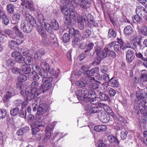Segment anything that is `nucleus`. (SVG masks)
<instances>
[{
	"label": "nucleus",
	"mask_w": 147,
	"mask_h": 147,
	"mask_svg": "<svg viewBox=\"0 0 147 147\" xmlns=\"http://www.w3.org/2000/svg\"><path fill=\"white\" fill-rule=\"evenodd\" d=\"M137 100L135 101L134 104L135 109L140 110V113L147 116V104L146 101L147 98V94L145 92H141L138 91L136 93Z\"/></svg>",
	"instance_id": "f257e3e1"
},
{
	"label": "nucleus",
	"mask_w": 147,
	"mask_h": 147,
	"mask_svg": "<svg viewBox=\"0 0 147 147\" xmlns=\"http://www.w3.org/2000/svg\"><path fill=\"white\" fill-rule=\"evenodd\" d=\"M24 16L25 19L21 22L20 28L24 32L28 33L31 31L33 27H36V22L34 18L28 13L26 14Z\"/></svg>",
	"instance_id": "f03ea898"
},
{
	"label": "nucleus",
	"mask_w": 147,
	"mask_h": 147,
	"mask_svg": "<svg viewBox=\"0 0 147 147\" xmlns=\"http://www.w3.org/2000/svg\"><path fill=\"white\" fill-rule=\"evenodd\" d=\"M40 65L42 69V70L47 71L51 76L55 75L56 77H58L59 73V71L58 70H55L51 67L49 64L45 61H41Z\"/></svg>",
	"instance_id": "7ed1b4c3"
},
{
	"label": "nucleus",
	"mask_w": 147,
	"mask_h": 147,
	"mask_svg": "<svg viewBox=\"0 0 147 147\" xmlns=\"http://www.w3.org/2000/svg\"><path fill=\"white\" fill-rule=\"evenodd\" d=\"M45 123L44 122H40L36 121L33 122L31 125V130L33 135L36 134L40 130H43L45 126Z\"/></svg>",
	"instance_id": "20e7f679"
},
{
	"label": "nucleus",
	"mask_w": 147,
	"mask_h": 147,
	"mask_svg": "<svg viewBox=\"0 0 147 147\" xmlns=\"http://www.w3.org/2000/svg\"><path fill=\"white\" fill-rule=\"evenodd\" d=\"M43 83L38 89H36L38 94L40 95L42 92L44 93L50 89L52 86L51 82L53 81L46 80L43 81Z\"/></svg>",
	"instance_id": "39448f33"
},
{
	"label": "nucleus",
	"mask_w": 147,
	"mask_h": 147,
	"mask_svg": "<svg viewBox=\"0 0 147 147\" xmlns=\"http://www.w3.org/2000/svg\"><path fill=\"white\" fill-rule=\"evenodd\" d=\"M89 94L88 89L86 88L78 90L76 92V95L79 100H85V98L88 96Z\"/></svg>",
	"instance_id": "423d86ee"
},
{
	"label": "nucleus",
	"mask_w": 147,
	"mask_h": 147,
	"mask_svg": "<svg viewBox=\"0 0 147 147\" xmlns=\"http://www.w3.org/2000/svg\"><path fill=\"white\" fill-rule=\"evenodd\" d=\"M90 96L88 99L90 101V103L92 104H97L99 108L101 107V103L100 100L101 99L98 97L96 96L95 94V91L92 90L90 94Z\"/></svg>",
	"instance_id": "0eeeda50"
},
{
	"label": "nucleus",
	"mask_w": 147,
	"mask_h": 147,
	"mask_svg": "<svg viewBox=\"0 0 147 147\" xmlns=\"http://www.w3.org/2000/svg\"><path fill=\"white\" fill-rule=\"evenodd\" d=\"M13 40H9L8 42V46L9 48L13 50H16L19 45L23 43L22 40L15 38H12Z\"/></svg>",
	"instance_id": "6e6552de"
},
{
	"label": "nucleus",
	"mask_w": 147,
	"mask_h": 147,
	"mask_svg": "<svg viewBox=\"0 0 147 147\" xmlns=\"http://www.w3.org/2000/svg\"><path fill=\"white\" fill-rule=\"evenodd\" d=\"M36 89H32L30 91H27L24 98L26 100H30L39 95Z\"/></svg>",
	"instance_id": "1a4fd4ad"
},
{
	"label": "nucleus",
	"mask_w": 147,
	"mask_h": 147,
	"mask_svg": "<svg viewBox=\"0 0 147 147\" xmlns=\"http://www.w3.org/2000/svg\"><path fill=\"white\" fill-rule=\"evenodd\" d=\"M141 71L139 84L141 87H144L147 85V71L146 69H143Z\"/></svg>",
	"instance_id": "9d476101"
},
{
	"label": "nucleus",
	"mask_w": 147,
	"mask_h": 147,
	"mask_svg": "<svg viewBox=\"0 0 147 147\" xmlns=\"http://www.w3.org/2000/svg\"><path fill=\"white\" fill-rule=\"evenodd\" d=\"M94 44L92 42H89L88 44L84 42L81 43L79 46V48L82 50H85L84 51H88L90 52L93 48Z\"/></svg>",
	"instance_id": "9b49d317"
},
{
	"label": "nucleus",
	"mask_w": 147,
	"mask_h": 147,
	"mask_svg": "<svg viewBox=\"0 0 147 147\" xmlns=\"http://www.w3.org/2000/svg\"><path fill=\"white\" fill-rule=\"evenodd\" d=\"M48 109V105L45 103L43 102L39 106L37 113L39 115H43L47 112Z\"/></svg>",
	"instance_id": "f8f14e48"
},
{
	"label": "nucleus",
	"mask_w": 147,
	"mask_h": 147,
	"mask_svg": "<svg viewBox=\"0 0 147 147\" xmlns=\"http://www.w3.org/2000/svg\"><path fill=\"white\" fill-rule=\"evenodd\" d=\"M132 20L133 22L137 24V28L138 30H139L140 26H142L144 24V22L142 18L140 17L139 15L137 14L132 16Z\"/></svg>",
	"instance_id": "ddd939ff"
},
{
	"label": "nucleus",
	"mask_w": 147,
	"mask_h": 147,
	"mask_svg": "<svg viewBox=\"0 0 147 147\" xmlns=\"http://www.w3.org/2000/svg\"><path fill=\"white\" fill-rule=\"evenodd\" d=\"M13 31L16 36L15 35V37L18 39L22 40V41L24 42V36L22 32L19 28L18 27L15 26L12 28Z\"/></svg>",
	"instance_id": "4468645a"
},
{
	"label": "nucleus",
	"mask_w": 147,
	"mask_h": 147,
	"mask_svg": "<svg viewBox=\"0 0 147 147\" xmlns=\"http://www.w3.org/2000/svg\"><path fill=\"white\" fill-rule=\"evenodd\" d=\"M63 20L65 24L71 26H74L76 24V21L74 18L68 16L63 17Z\"/></svg>",
	"instance_id": "2eb2a0df"
},
{
	"label": "nucleus",
	"mask_w": 147,
	"mask_h": 147,
	"mask_svg": "<svg viewBox=\"0 0 147 147\" xmlns=\"http://www.w3.org/2000/svg\"><path fill=\"white\" fill-rule=\"evenodd\" d=\"M48 71L46 70H42L39 72L38 74L43 78L42 81L49 80L50 81H53L54 78L53 77H48Z\"/></svg>",
	"instance_id": "dca6fc26"
},
{
	"label": "nucleus",
	"mask_w": 147,
	"mask_h": 147,
	"mask_svg": "<svg viewBox=\"0 0 147 147\" xmlns=\"http://www.w3.org/2000/svg\"><path fill=\"white\" fill-rule=\"evenodd\" d=\"M126 59L128 63H131L135 57L134 52L132 50L128 49L126 52Z\"/></svg>",
	"instance_id": "f3484780"
},
{
	"label": "nucleus",
	"mask_w": 147,
	"mask_h": 147,
	"mask_svg": "<svg viewBox=\"0 0 147 147\" xmlns=\"http://www.w3.org/2000/svg\"><path fill=\"white\" fill-rule=\"evenodd\" d=\"M136 12L137 14L143 18L145 17L146 14V9L142 7H138L136 9Z\"/></svg>",
	"instance_id": "a211bd4d"
},
{
	"label": "nucleus",
	"mask_w": 147,
	"mask_h": 147,
	"mask_svg": "<svg viewBox=\"0 0 147 147\" xmlns=\"http://www.w3.org/2000/svg\"><path fill=\"white\" fill-rule=\"evenodd\" d=\"M88 78L86 77H82L80 81L76 82L77 85L80 88L85 87L87 84V81Z\"/></svg>",
	"instance_id": "6ab92c4d"
},
{
	"label": "nucleus",
	"mask_w": 147,
	"mask_h": 147,
	"mask_svg": "<svg viewBox=\"0 0 147 147\" xmlns=\"http://www.w3.org/2000/svg\"><path fill=\"white\" fill-rule=\"evenodd\" d=\"M15 95L14 92L8 91L4 95L3 100L4 102L9 101L10 99Z\"/></svg>",
	"instance_id": "aec40b11"
},
{
	"label": "nucleus",
	"mask_w": 147,
	"mask_h": 147,
	"mask_svg": "<svg viewBox=\"0 0 147 147\" xmlns=\"http://www.w3.org/2000/svg\"><path fill=\"white\" fill-rule=\"evenodd\" d=\"M69 33L71 37L74 36V37H80V34L78 30L75 29L73 27L70 28L69 30Z\"/></svg>",
	"instance_id": "412c9836"
},
{
	"label": "nucleus",
	"mask_w": 147,
	"mask_h": 147,
	"mask_svg": "<svg viewBox=\"0 0 147 147\" xmlns=\"http://www.w3.org/2000/svg\"><path fill=\"white\" fill-rule=\"evenodd\" d=\"M21 5L32 11L34 10V9L33 5L28 0H22V2L21 3Z\"/></svg>",
	"instance_id": "4be33fe9"
},
{
	"label": "nucleus",
	"mask_w": 147,
	"mask_h": 147,
	"mask_svg": "<svg viewBox=\"0 0 147 147\" xmlns=\"http://www.w3.org/2000/svg\"><path fill=\"white\" fill-rule=\"evenodd\" d=\"M63 6H60V9L61 12L63 13L65 16H68L69 12V6L66 3H63Z\"/></svg>",
	"instance_id": "5701e85b"
},
{
	"label": "nucleus",
	"mask_w": 147,
	"mask_h": 147,
	"mask_svg": "<svg viewBox=\"0 0 147 147\" xmlns=\"http://www.w3.org/2000/svg\"><path fill=\"white\" fill-rule=\"evenodd\" d=\"M99 68L97 67H96L90 70L86 71L84 72V74L87 76L90 77L94 75L95 73H97L98 71Z\"/></svg>",
	"instance_id": "b1692460"
},
{
	"label": "nucleus",
	"mask_w": 147,
	"mask_h": 147,
	"mask_svg": "<svg viewBox=\"0 0 147 147\" xmlns=\"http://www.w3.org/2000/svg\"><path fill=\"white\" fill-rule=\"evenodd\" d=\"M124 34L126 36H129L132 34L134 32L133 29L130 26H125L124 29Z\"/></svg>",
	"instance_id": "393cba45"
},
{
	"label": "nucleus",
	"mask_w": 147,
	"mask_h": 147,
	"mask_svg": "<svg viewBox=\"0 0 147 147\" xmlns=\"http://www.w3.org/2000/svg\"><path fill=\"white\" fill-rule=\"evenodd\" d=\"M45 53V50L43 49H40L38 50L35 53L34 57L35 59H40L42 56L44 55Z\"/></svg>",
	"instance_id": "a878e982"
},
{
	"label": "nucleus",
	"mask_w": 147,
	"mask_h": 147,
	"mask_svg": "<svg viewBox=\"0 0 147 147\" xmlns=\"http://www.w3.org/2000/svg\"><path fill=\"white\" fill-rule=\"evenodd\" d=\"M21 69L24 74H30L31 69L30 67L27 66L25 64L21 65Z\"/></svg>",
	"instance_id": "bb28decb"
},
{
	"label": "nucleus",
	"mask_w": 147,
	"mask_h": 147,
	"mask_svg": "<svg viewBox=\"0 0 147 147\" xmlns=\"http://www.w3.org/2000/svg\"><path fill=\"white\" fill-rule=\"evenodd\" d=\"M107 139L111 143H114L119 144V142L117 139V137L111 135H109L107 137Z\"/></svg>",
	"instance_id": "cd10ccee"
},
{
	"label": "nucleus",
	"mask_w": 147,
	"mask_h": 147,
	"mask_svg": "<svg viewBox=\"0 0 147 147\" xmlns=\"http://www.w3.org/2000/svg\"><path fill=\"white\" fill-rule=\"evenodd\" d=\"M6 10L7 13L11 14L14 12V6L11 4H8L6 5Z\"/></svg>",
	"instance_id": "c85d7f7f"
},
{
	"label": "nucleus",
	"mask_w": 147,
	"mask_h": 147,
	"mask_svg": "<svg viewBox=\"0 0 147 147\" xmlns=\"http://www.w3.org/2000/svg\"><path fill=\"white\" fill-rule=\"evenodd\" d=\"M15 64L16 62L14 59H9L6 61L5 65L6 66L8 67H12Z\"/></svg>",
	"instance_id": "c756f323"
},
{
	"label": "nucleus",
	"mask_w": 147,
	"mask_h": 147,
	"mask_svg": "<svg viewBox=\"0 0 147 147\" xmlns=\"http://www.w3.org/2000/svg\"><path fill=\"white\" fill-rule=\"evenodd\" d=\"M24 63L27 65H30L33 63V59L30 56H27L24 57Z\"/></svg>",
	"instance_id": "7c9ffc66"
},
{
	"label": "nucleus",
	"mask_w": 147,
	"mask_h": 147,
	"mask_svg": "<svg viewBox=\"0 0 147 147\" xmlns=\"http://www.w3.org/2000/svg\"><path fill=\"white\" fill-rule=\"evenodd\" d=\"M77 5L83 9H86L88 7V6L84 2L83 0H78L77 3Z\"/></svg>",
	"instance_id": "2f4dec72"
},
{
	"label": "nucleus",
	"mask_w": 147,
	"mask_h": 147,
	"mask_svg": "<svg viewBox=\"0 0 147 147\" xmlns=\"http://www.w3.org/2000/svg\"><path fill=\"white\" fill-rule=\"evenodd\" d=\"M79 37H76L73 38L72 42V45L74 47H77L80 41Z\"/></svg>",
	"instance_id": "473e14b6"
},
{
	"label": "nucleus",
	"mask_w": 147,
	"mask_h": 147,
	"mask_svg": "<svg viewBox=\"0 0 147 147\" xmlns=\"http://www.w3.org/2000/svg\"><path fill=\"white\" fill-rule=\"evenodd\" d=\"M110 119L109 114H106L105 113H102V122L103 123H107L109 121Z\"/></svg>",
	"instance_id": "72a5a7b5"
},
{
	"label": "nucleus",
	"mask_w": 147,
	"mask_h": 147,
	"mask_svg": "<svg viewBox=\"0 0 147 147\" xmlns=\"http://www.w3.org/2000/svg\"><path fill=\"white\" fill-rule=\"evenodd\" d=\"M17 80L23 83L27 80V77L24 74L21 73L17 77Z\"/></svg>",
	"instance_id": "f704fd0d"
},
{
	"label": "nucleus",
	"mask_w": 147,
	"mask_h": 147,
	"mask_svg": "<svg viewBox=\"0 0 147 147\" xmlns=\"http://www.w3.org/2000/svg\"><path fill=\"white\" fill-rule=\"evenodd\" d=\"M117 36V32L114 30L113 29L111 28L109 29L108 35L109 38H115Z\"/></svg>",
	"instance_id": "c9c22d12"
},
{
	"label": "nucleus",
	"mask_w": 147,
	"mask_h": 147,
	"mask_svg": "<svg viewBox=\"0 0 147 147\" xmlns=\"http://www.w3.org/2000/svg\"><path fill=\"white\" fill-rule=\"evenodd\" d=\"M109 83L111 86L112 87H119V84L116 80L113 78L111 79L109 81Z\"/></svg>",
	"instance_id": "e433bc0d"
},
{
	"label": "nucleus",
	"mask_w": 147,
	"mask_h": 147,
	"mask_svg": "<svg viewBox=\"0 0 147 147\" xmlns=\"http://www.w3.org/2000/svg\"><path fill=\"white\" fill-rule=\"evenodd\" d=\"M20 109L16 107L11 109L10 111V114L11 116H15L17 115L19 113Z\"/></svg>",
	"instance_id": "4c0bfd02"
},
{
	"label": "nucleus",
	"mask_w": 147,
	"mask_h": 147,
	"mask_svg": "<svg viewBox=\"0 0 147 147\" xmlns=\"http://www.w3.org/2000/svg\"><path fill=\"white\" fill-rule=\"evenodd\" d=\"M24 58L22 56L19 55L17 56L15 58V62L20 63L22 65V64H24Z\"/></svg>",
	"instance_id": "58836bf2"
},
{
	"label": "nucleus",
	"mask_w": 147,
	"mask_h": 147,
	"mask_svg": "<svg viewBox=\"0 0 147 147\" xmlns=\"http://www.w3.org/2000/svg\"><path fill=\"white\" fill-rule=\"evenodd\" d=\"M3 32L10 38H13L15 37V35L11 30L9 29H5L3 31Z\"/></svg>",
	"instance_id": "ea45409f"
},
{
	"label": "nucleus",
	"mask_w": 147,
	"mask_h": 147,
	"mask_svg": "<svg viewBox=\"0 0 147 147\" xmlns=\"http://www.w3.org/2000/svg\"><path fill=\"white\" fill-rule=\"evenodd\" d=\"M53 28L55 30H57L59 29V25L58 22L55 20H53L51 22Z\"/></svg>",
	"instance_id": "a19ab883"
},
{
	"label": "nucleus",
	"mask_w": 147,
	"mask_h": 147,
	"mask_svg": "<svg viewBox=\"0 0 147 147\" xmlns=\"http://www.w3.org/2000/svg\"><path fill=\"white\" fill-rule=\"evenodd\" d=\"M70 36L69 34L65 33L63 36L62 40L63 42L65 43H67L69 42L70 40Z\"/></svg>",
	"instance_id": "79ce46f5"
},
{
	"label": "nucleus",
	"mask_w": 147,
	"mask_h": 147,
	"mask_svg": "<svg viewBox=\"0 0 147 147\" xmlns=\"http://www.w3.org/2000/svg\"><path fill=\"white\" fill-rule=\"evenodd\" d=\"M31 74H32V79L34 81H37L39 79V76L38 75V73L35 71H33L31 72Z\"/></svg>",
	"instance_id": "37998d69"
},
{
	"label": "nucleus",
	"mask_w": 147,
	"mask_h": 147,
	"mask_svg": "<svg viewBox=\"0 0 147 147\" xmlns=\"http://www.w3.org/2000/svg\"><path fill=\"white\" fill-rule=\"evenodd\" d=\"M77 21L78 28L81 30H83L84 28V24L85 22L79 19Z\"/></svg>",
	"instance_id": "c03bdc74"
},
{
	"label": "nucleus",
	"mask_w": 147,
	"mask_h": 147,
	"mask_svg": "<svg viewBox=\"0 0 147 147\" xmlns=\"http://www.w3.org/2000/svg\"><path fill=\"white\" fill-rule=\"evenodd\" d=\"M109 50L108 48L105 47L104 48L102 51V58H104L107 57L109 56Z\"/></svg>",
	"instance_id": "a18cd8bd"
},
{
	"label": "nucleus",
	"mask_w": 147,
	"mask_h": 147,
	"mask_svg": "<svg viewBox=\"0 0 147 147\" xmlns=\"http://www.w3.org/2000/svg\"><path fill=\"white\" fill-rule=\"evenodd\" d=\"M98 107H91L90 109L88 111L87 115H89L92 113H94L96 112H98V113L100 112L99 110L98 109Z\"/></svg>",
	"instance_id": "49530a36"
},
{
	"label": "nucleus",
	"mask_w": 147,
	"mask_h": 147,
	"mask_svg": "<svg viewBox=\"0 0 147 147\" xmlns=\"http://www.w3.org/2000/svg\"><path fill=\"white\" fill-rule=\"evenodd\" d=\"M21 14L18 13H16L13 14L12 18L13 21H18L20 20L21 18Z\"/></svg>",
	"instance_id": "de8ad7c7"
},
{
	"label": "nucleus",
	"mask_w": 147,
	"mask_h": 147,
	"mask_svg": "<svg viewBox=\"0 0 147 147\" xmlns=\"http://www.w3.org/2000/svg\"><path fill=\"white\" fill-rule=\"evenodd\" d=\"M91 31L90 30L87 29L83 32V37L84 38H88L91 35Z\"/></svg>",
	"instance_id": "09e8293b"
},
{
	"label": "nucleus",
	"mask_w": 147,
	"mask_h": 147,
	"mask_svg": "<svg viewBox=\"0 0 147 147\" xmlns=\"http://www.w3.org/2000/svg\"><path fill=\"white\" fill-rule=\"evenodd\" d=\"M7 115L6 110L4 109H0V119H3L5 118Z\"/></svg>",
	"instance_id": "8fccbe9b"
},
{
	"label": "nucleus",
	"mask_w": 147,
	"mask_h": 147,
	"mask_svg": "<svg viewBox=\"0 0 147 147\" xmlns=\"http://www.w3.org/2000/svg\"><path fill=\"white\" fill-rule=\"evenodd\" d=\"M11 71L13 74H20L22 70L20 68L14 67L11 68Z\"/></svg>",
	"instance_id": "3c124183"
},
{
	"label": "nucleus",
	"mask_w": 147,
	"mask_h": 147,
	"mask_svg": "<svg viewBox=\"0 0 147 147\" xmlns=\"http://www.w3.org/2000/svg\"><path fill=\"white\" fill-rule=\"evenodd\" d=\"M15 86L16 88L19 89H22V88H24L23 83L20 81H18L17 79L16 80Z\"/></svg>",
	"instance_id": "603ef678"
},
{
	"label": "nucleus",
	"mask_w": 147,
	"mask_h": 147,
	"mask_svg": "<svg viewBox=\"0 0 147 147\" xmlns=\"http://www.w3.org/2000/svg\"><path fill=\"white\" fill-rule=\"evenodd\" d=\"M102 105L103 109L108 113H112V110L109 106L105 104L102 103Z\"/></svg>",
	"instance_id": "864d4df0"
},
{
	"label": "nucleus",
	"mask_w": 147,
	"mask_h": 147,
	"mask_svg": "<svg viewBox=\"0 0 147 147\" xmlns=\"http://www.w3.org/2000/svg\"><path fill=\"white\" fill-rule=\"evenodd\" d=\"M19 114L20 117L26 118V109H21Z\"/></svg>",
	"instance_id": "5fc2aeb1"
},
{
	"label": "nucleus",
	"mask_w": 147,
	"mask_h": 147,
	"mask_svg": "<svg viewBox=\"0 0 147 147\" xmlns=\"http://www.w3.org/2000/svg\"><path fill=\"white\" fill-rule=\"evenodd\" d=\"M128 131L124 129L121 131L120 133V137L121 139L124 140L126 139L127 137Z\"/></svg>",
	"instance_id": "6e6d98bb"
},
{
	"label": "nucleus",
	"mask_w": 147,
	"mask_h": 147,
	"mask_svg": "<svg viewBox=\"0 0 147 147\" xmlns=\"http://www.w3.org/2000/svg\"><path fill=\"white\" fill-rule=\"evenodd\" d=\"M108 86V83L107 82H105V83L103 82L102 84V92H105L107 91V87Z\"/></svg>",
	"instance_id": "4d7b16f0"
},
{
	"label": "nucleus",
	"mask_w": 147,
	"mask_h": 147,
	"mask_svg": "<svg viewBox=\"0 0 147 147\" xmlns=\"http://www.w3.org/2000/svg\"><path fill=\"white\" fill-rule=\"evenodd\" d=\"M109 80V76L106 73H104L102 74V80L104 82H108Z\"/></svg>",
	"instance_id": "13d9d810"
},
{
	"label": "nucleus",
	"mask_w": 147,
	"mask_h": 147,
	"mask_svg": "<svg viewBox=\"0 0 147 147\" xmlns=\"http://www.w3.org/2000/svg\"><path fill=\"white\" fill-rule=\"evenodd\" d=\"M1 19L2 21V23L5 26L8 25L9 23V17L7 16Z\"/></svg>",
	"instance_id": "bf43d9fd"
},
{
	"label": "nucleus",
	"mask_w": 147,
	"mask_h": 147,
	"mask_svg": "<svg viewBox=\"0 0 147 147\" xmlns=\"http://www.w3.org/2000/svg\"><path fill=\"white\" fill-rule=\"evenodd\" d=\"M95 52L98 57H101V47H98L97 45Z\"/></svg>",
	"instance_id": "052dcab7"
},
{
	"label": "nucleus",
	"mask_w": 147,
	"mask_h": 147,
	"mask_svg": "<svg viewBox=\"0 0 147 147\" xmlns=\"http://www.w3.org/2000/svg\"><path fill=\"white\" fill-rule=\"evenodd\" d=\"M144 137L142 140L143 143L145 144L147 146V131H144L143 132Z\"/></svg>",
	"instance_id": "680f3d73"
},
{
	"label": "nucleus",
	"mask_w": 147,
	"mask_h": 147,
	"mask_svg": "<svg viewBox=\"0 0 147 147\" xmlns=\"http://www.w3.org/2000/svg\"><path fill=\"white\" fill-rule=\"evenodd\" d=\"M89 52L88 50L84 51V52L79 55L80 59L79 60H80V61H82L87 56V55L86 53Z\"/></svg>",
	"instance_id": "e2e57ef3"
},
{
	"label": "nucleus",
	"mask_w": 147,
	"mask_h": 147,
	"mask_svg": "<svg viewBox=\"0 0 147 147\" xmlns=\"http://www.w3.org/2000/svg\"><path fill=\"white\" fill-rule=\"evenodd\" d=\"M32 67V69H33L34 68H35V71H38V74L39 73V72H40L42 70L39 66L36 64H33Z\"/></svg>",
	"instance_id": "0e129e2a"
},
{
	"label": "nucleus",
	"mask_w": 147,
	"mask_h": 147,
	"mask_svg": "<svg viewBox=\"0 0 147 147\" xmlns=\"http://www.w3.org/2000/svg\"><path fill=\"white\" fill-rule=\"evenodd\" d=\"M136 55L137 58H140L144 61H147V57H144L142 53L140 52L136 53Z\"/></svg>",
	"instance_id": "69168bd1"
},
{
	"label": "nucleus",
	"mask_w": 147,
	"mask_h": 147,
	"mask_svg": "<svg viewBox=\"0 0 147 147\" xmlns=\"http://www.w3.org/2000/svg\"><path fill=\"white\" fill-rule=\"evenodd\" d=\"M88 24L89 27L91 28H92L94 26L98 27L99 26L98 24L97 23L95 22H94V20L93 21V22H92L91 23L89 22V23H88Z\"/></svg>",
	"instance_id": "338daca9"
},
{
	"label": "nucleus",
	"mask_w": 147,
	"mask_h": 147,
	"mask_svg": "<svg viewBox=\"0 0 147 147\" xmlns=\"http://www.w3.org/2000/svg\"><path fill=\"white\" fill-rule=\"evenodd\" d=\"M116 94V91L114 89L110 88L109 89V95L110 96H114Z\"/></svg>",
	"instance_id": "774afa93"
}]
</instances>
